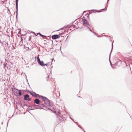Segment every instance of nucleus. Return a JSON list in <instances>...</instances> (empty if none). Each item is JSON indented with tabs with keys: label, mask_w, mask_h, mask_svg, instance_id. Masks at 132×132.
I'll use <instances>...</instances> for the list:
<instances>
[{
	"label": "nucleus",
	"mask_w": 132,
	"mask_h": 132,
	"mask_svg": "<svg viewBox=\"0 0 132 132\" xmlns=\"http://www.w3.org/2000/svg\"><path fill=\"white\" fill-rule=\"evenodd\" d=\"M60 37V35H52V38L53 39H56L59 38Z\"/></svg>",
	"instance_id": "2"
},
{
	"label": "nucleus",
	"mask_w": 132,
	"mask_h": 132,
	"mask_svg": "<svg viewBox=\"0 0 132 132\" xmlns=\"http://www.w3.org/2000/svg\"><path fill=\"white\" fill-rule=\"evenodd\" d=\"M35 103H36L37 104H38L39 103L40 101L39 100L37 99H36L34 101Z\"/></svg>",
	"instance_id": "4"
},
{
	"label": "nucleus",
	"mask_w": 132,
	"mask_h": 132,
	"mask_svg": "<svg viewBox=\"0 0 132 132\" xmlns=\"http://www.w3.org/2000/svg\"><path fill=\"white\" fill-rule=\"evenodd\" d=\"M45 97H43L42 98V99L43 100H45Z\"/></svg>",
	"instance_id": "12"
},
{
	"label": "nucleus",
	"mask_w": 132,
	"mask_h": 132,
	"mask_svg": "<svg viewBox=\"0 0 132 132\" xmlns=\"http://www.w3.org/2000/svg\"><path fill=\"white\" fill-rule=\"evenodd\" d=\"M24 98L25 100L30 101L31 100V98H29V96L28 95H25L24 96Z\"/></svg>",
	"instance_id": "3"
},
{
	"label": "nucleus",
	"mask_w": 132,
	"mask_h": 132,
	"mask_svg": "<svg viewBox=\"0 0 132 132\" xmlns=\"http://www.w3.org/2000/svg\"><path fill=\"white\" fill-rule=\"evenodd\" d=\"M90 98L91 100L92 101V97H90Z\"/></svg>",
	"instance_id": "13"
},
{
	"label": "nucleus",
	"mask_w": 132,
	"mask_h": 132,
	"mask_svg": "<svg viewBox=\"0 0 132 132\" xmlns=\"http://www.w3.org/2000/svg\"><path fill=\"white\" fill-rule=\"evenodd\" d=\"M37 34H39L40 35V36L42 37H45V36H44L42 35L40 33H38Z\"/></svg>",
	"instance_id": "9"
},
{
	"label": "nucleus",
	"mask_w": 132,
	"mask_h": 132,
	"mask_svg": "<svg viewBox=\"0 0 132 132\" xmlns=\"http://www.w3.org/2000/svg\"><path fill=\"white\" fill-rule=\"evenodd\" d=\"M48 78H49V76H48Z\"/></svg>",
	"instance_id": "15"
},
{
	"label": "nucleus",
	"mask_w": 132,
	"mask_h": 132,
	"mask_svg": "<svg viewBox=\"0 0 132 132\" xmlns=\"http://www.w3.org/2000/svg\"><path fill=\"white\" fill-rule=\"evenodd\" d=\"M64 34V32H62V33H61L59 35H60V37H61V35H62V34Z\"/></svg>",
	"instance_id": "11"
},
{
	"label": "nucleus",
	"mask_w": 132,
	"mask_h": 132,
	"mask_svg": "<svg viewBox=\"0 0 132 132\" xmlns=\"http://www.w3.org/2000/svg\"><path fill=\"white\" fill-rule=\"evenodd\" d=\"M18 0H16V9L17 10L18 9Z\"/></svg>",
	"instance_id": "8"
},
{
	"label": "nucleus",
	"mask_w": 132,
	"mask_h": 132,
	"mask_svg": "<svg viewBox=\"0 0 132 132\" xmlns=\"http://www.w3.org/2000/svg\"><path fill=\"white\" fill-rule=\"evenodd\" d=\"M18 93H19V95L21 96V95H22L21 93V92L20 91H19V92Z\"/></svg>",
	"instance_id": "10"
},
{
	"label": "nucleus",
	"mask_w": 132,
	"mask_h": 132,
	"mask_svg": "<svg viewBox=\"0 0 132 132\" xmlns=\"http://www.w3.org/2000/svg\"><path fill=\"white\" fill-rule=\"evenodd\" d=\"M37 62H38V63H39V62H40V61L39 58V57L38 55V56L37 58Z\"/></svg>",
	"instance_id": "7"
},
{
	"label": "nucleus",
	"mask_w": 132,
	"mask_h": 132,
	"mask_svg": "<svg viewBox=\"0 0 132 132\" xmlns=\"http://www.w3.org/2000/svg\"><path fill=\"white\" fill-rule=\"evenodd\" d=\"M30 94L32 96H35L36 97L37 95H38V94H36L35 93L32 92H30Z\"/></svg>",
	"instance_id": "6"
},
{
	"label": "nucleus",
	"mask_w": 132,
	"mask_h": 132,
	"mask_svg": "<svg viewBox=\"0 0 132 132\" xmlns=\"http://www.w3.org/2000/svg\"><path fill=\"white\" fill-rule=\"evenodd\" d=\"M89 29V30H90V31H91L92 32V30H90V29Z\"/></svg>",
	"instance_id": "14"
},
{
	"label": "nucleus",
	"mask_w": 132,
	"mask_h": 132,
	"mask_svg": "<svg viewBox=\"0 0 132 132\" xmlns=\"http://www.w3.org/2000/svg\"><path fill=\"white\" fill-rule=\"evenodd\" d=\"M81 22L85 26H89V24L87 20L85 19H83L82 20Z\"/></svg>",
	"instance_id": "1"
},
{
	"label": "nucleus",
	"mask_w": 132,
	"mask_h": 132,
	"mask_svg": "<svg viewBox=\"0 0 132 132\" xmlns=\"http://www.w3.org/2000/svg\"><path fill=\"white\" fill-rule=\"evenodd\" d=\"M40 65H43V66H47V64H44V62L42 61H40V62H39V63H38Z\"/></svg>",
	"instance_id": "5"
}]
</instances>
